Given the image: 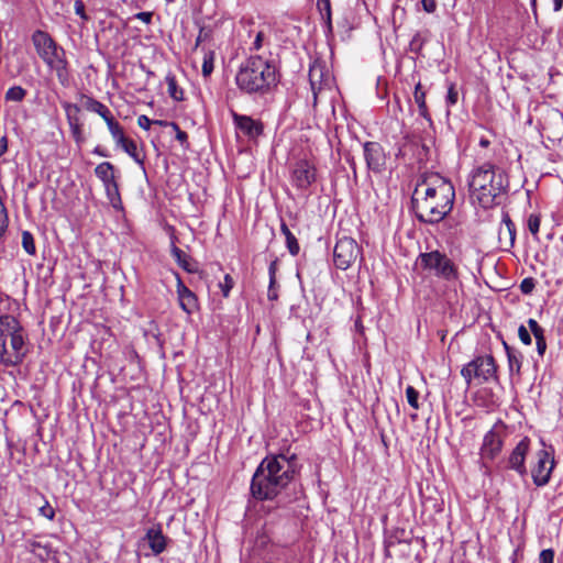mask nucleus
<instances>
[{
  "mask_svg": "<svg viewBox=\"0 0 563 563\" xmlns=\"http://www.w3.org/2000/svg\"><path fill=\"white\" fill-rule=\"evenodd\" d=\"M297 472L296 455H268L255 470L250 492L258 501L274 500L291 484Z\"/></svg>",
  "mask_w": 563,
  "mask_h": 563,
  "instance_id": "nucleus-1",
  "label": "nucleus"
},
{
  "mask_svg": "<svg viewBox=\"0 0 563 563\" xmlns=\"http://www.w3.org/2000/svg\"><path fill=\"white\" fill-rule=\"evenodd\" d=\"M454 199L452 183L435 176L432 183L426 184L424 190L421 185L416 187L411 198L412 210L419 222L434 224L451 212Z\"/></svg>",
  "mask_w": 563,
  "mask_h": 563,
  "instance_id": "nucleus-2",
  "label": "nucleus"
},
{
  "mask_svg": "<svg viewBox=\"0 0 563 563\" xmlns=\"http://www.w3.org/2000/svg\"><path fill=\"white\" fill-rule=\"evenodd\" d=\"M280 81V73L273 59L261 55L247 57L239 67L235 84L245 95L264 97L273 93Z\"/></svg>",
  "mask_w": 563,
  "mask_h": 563,
  "instance_id": "nucleus-3",
  "label": "nucleus"
},
{
  "mask_svg": "<svg viewBox=\"0 0 563 563\" xmlns=\"http://www.w3.org/2000/svg\"><path fill=\"white\" fill-rule=\"evenodd\" d=\"M468 185L472 200L488 209L506 191L508 181L501 168L486 162L472 172Z\"/></svg>",
  "mask_w": 563,
  "mask_h": 563,
  "instance_id": "nucleus-4",
  "label": "nucleus"
},
{
  "mask_svg": "<svg viewBox=\"0 0 563 563\" xmlns=\"http://www.w3.org/2000/svg\"><path fill=\"white\" fill-rule=\"evenodd\" d=\"M26 342L20 321L11 316H0V365H20L26 355Z\"/></svg>",
  "mask_w": 563,
  "mask_h": 563,
  "instance_id": "nucleus-5",
  "label": "nucleus"
},
{
  "mask_svg": "<svg viewBox=\"0 0 563 563\" xmlns=\"http://www.w3.org/2000/svg\"><path fill=\"white\" fill-rule=\"evenodd\" d=\"M32 43L40 58L55 71L63 87L69 86L70 71L65 49L45 31L36 30L31 36Z\"/></svg>",
  "mask_w": 563,
  "mask_h": 563,
  "instance_id": "nucleus-6",
  "label": "nucleus"
},
{
  "mask_svg": "<svg viewBox=\"0 0 563 563\" xmlns=\"http://www.w3.org/2000/svg\"><path fill=\"white\" fill-rule=\"evenodd\" d=\"M461 375L468 387L474 380L478 385L489 380L499 382L498 365L492 354L474 357L462 367Z\"/></svg>",
  "mask_w": 563,
  "mask_h": 563,
  "instance_id": "nucleus-7",
  "label": "nucleus"
},
{
  "mask_svg": "<svg viewBox=\"0 0 563 563\" xmlns=\"http://www.w3.org/2000/svg\"><path fill=\"white\" fill-rule=\"evenodd\" d=\"M509 435V429L503 421H497L484 435L479 450L482 467L488 472V462L494 461L501 452L504 442Z\"/></svg>",
  "mask_w": 563,
  "mask_h": 563,
  "instance_id": "nucleus-8",
  "label": "nucleus"
},
{
  "mask_svg": "<svg viewBox=\"0 0 563 563\" xmlns=\"http://www.w3.org/2000/svg\"><path fill=\"white\" fill-rule=\"evenodd\" d=\"M423 269L433 272L434 276L446 282H454L459 278V268L446 254L435 250L419 255Z\"/></svg>",
  "mask_w": 563,
  "mask_h": 563,
  "instance_id": "nucleus-9",
  "label": "nucleus"
},
{
  "mask_svg": "<svg viewBox=\"0 0 563 563\" xmlns=\"http://www.w3.org/2000/svg\"><path fill=\"white\" fill-rule=\"evenodd\" d=\"M361 255V249L356 241L352 238L343 236L338 240L334 251L333 261L336 268L345 271L355 263Z\"/></svg>",
  "mask_w": 563,
  "mask_h": 563,
  "instance_id": "nucleus-10",
  "label": "nucleus"
},
{
  "mask_svg": "<svg viewBox=\"0 0 563 563\" xmlns=\"http://www.w3.org/2000/svg\"><path fill=\"white\" fill-rule=\"evenodd\" d=\"M536 459L537 463L531 470V476L533 484L538 487H542L550 482L555 465L553 452L545 449L539 450L536 453Z\"/></svg>",
  "mask_w": 563,
  "mask_h": 563,
  "instance_id": "nucleus-11",
  "label": "nucleus"
},
{
  "mask_svg": "<svg viewBox=\"0 0 563 563\" xmlns=\"http://www.w3.org/2000/svg\"><path fill=\"white\" fill-rule=\"evenodd\" d=\"M366 167L374 174H380L386 168L387 156L384 147L378 142H365L363 144Z\"/></svg>",
  "mask_w": 563,
  "mask_h": 563,
  "instance_id": "nucleus-12",
  "label": "nucleus"
},
{
  "mask_svg": "<svg viewBox=\"0 0 563 563\" xmlns=\"http://www.w3.org/2000/svg\"><path fill=\"white\" fill-rule=\"evenodd\" d=\"M309 82L313 95V104L316 106L319 93L329 89L332 85V77L322 63H313L309 69Z\"/></svg>",
  "mask_w": 563,
  "mask_h": 563,
  "instance_id": "nucleus-13",
  "label": "nucleus"
},
{
  "mask_svg": "<svg viewBox=\"0 0 563 563\" xmlns=\"http://www.w3.org/2000/svg\"><path fill=\"white\" fill-rule=\"evenodd\" d=\"M313 164L306 159L297 162L291 170V183L299 190H307L317 177Z\"/></svg>",
  "mask_w": 563,
  "mask_h": 563,
  "instance_id": "nucleus-14",
  "label": "nucleus"
},
{
  "mask_svg": "<svg viewBox=\"0 0 563 563\" xmlns=\"http://www.w3.org/2000/svg\"><path fill=\"white\" fill-rule=\"evenodd\" d=\"M530 450V439L528 437L522 438L515 449L510 452L507 463L508 468L516 471L520 476L527 474L526 457Z\"/></svg>",
  "mask_w": 563,
  "mask_h": 563,
  "instance_id": "nucleus-15",
  "label": "nucleus"
},
{
  "mask_svg": "<svg viewBox=\"0 0 563 563\" xmlns=\"http://www.w3.org/2000/svg\"><path fill=\"white\" fill-rule=\"evenodd\" d=\"M62 107L65 110L66 119L71 132V135L78 146L85 142V136L82 132V123L79 118L80 108L76 103H71L68 101H63Z\"/></svg>",
  "mask_w": 563,
  "mask_h": 563,
  "instance_id": "nucleus-16",
  "label": "nucleus"
},
{
  "mask_svg": "<svg viewBox=\"0 0 563 563\" xmlns=\"http://www.w3.org/2000/svg\"><path fill=\"white\" fill-rule=\"evenodd\" d=\"M176 278V292L179 307L187 313L191 314L198 309V298L183 282L180 275L174 272Z\"/></svg>",
  "mask_w": 563,
  "mask_h": 563,
  "instance_id": "nucleus-17",
  "label": "nucleus"
},
{
  "mask_svg": "<svg viewBox=\"0 0 563 563\" xmlns=\"http://www.w3.org/2000/svg\"><path fill=\"white\" fill-rule=\"evenodd\" d=\"M233 122L238 130H240L249 139H256L263 134L264 126L258 120L252 117L232 112Z\"/></svg>",
  "mask_w": 563,
  "mask_h": 563,
  "instance_id": "nucleus-18",
  "label": "nucleus"
},
{
  "mask_svg": "<svg viewBox=\"0 0 563 563\" xmlns=\"http://www.w3.org/2000/svg\"><path fill=\"white\" fill-rule=\"evenodd\" d=\"M145 540L155 555L163 553L166 549V537L163 534L161 525L150 528L146 531Z\"/></svg>",
  "mask_w": 563,
  "mask_h": 563,
  "instance_id": "nucleus-19",
  "label": "nucleus"
},
{
  "mask_svg": "<svg viewBox=\"0 0 563 563\" xmlns=\"http://www.w3.org/2000/svg\"><path fill=\"white\" fill-rule=\"evenodd\" d=\"M176 238H172V244H170V253L177 264L187 273H196L198 271L197 262L191 258V256L187 253H185L183 250H180L176 243Z\"/></svg>",
  "mask_w": 563,
  "mask_h": 563,
  "instance_id": "nucleus-20",
  "label": "nucleus"
},
{
  "mask_svg": "<svg viewBox=\"0 0 563 563\" xmlns=\"http://www.w3.org/2000/svg\"><path fill=\"white\" fill-rule=\"evenodd\" d=\"M503 345L507 355L510 376L517 375L518 377H520L522 366V354L516 349L508 345L506 341H503Z\"/></svg>",
  "mask_w": 563,
  "mask_h": 563,
  "instance_id": "nucleus-21",
  "label": "nucleus"
},
{
  "mask_svg": "<svg viewBox=\"0 0 563 563\" xmlns=\"http://www.w3.org/2000/svg\"><path fill=\"white\" fill-rule=\"evenodd\" d=\"M81 99L87 111L99 114L104 121L112 117L110 109L99 100L86 95H82Z\"/></svg>",
  "mask_w": 563,
  "mask_h": 563,
  "instance_id": "nucleus-22",
  "label": "nucleus"
},
{
  "mask_svg": "<svg viewBox=\"0 0 563 563\" xmlns=\"http://www.w3.org/2000/svg\"><path fill=\"white\" fill-rule=\"evenodd\" d=\"M504 238L508 239L509 246H514L516 241V225L508 213L504 214L499 229V240L501 241Z\"/></svg>",
  "mask_w": 563,
  "mask_h": 563,
  "instance_id": "nucleus-23",
  "label": "nucleus"
},
{
  "mask_svg": "<svg viewBox=\"0 0 563 563\" xmlns=\"http://www.w3.org/2000/svg\"><path fill=\"white\" fill-rule=\"evenodd\" d=\"M413 98L415 102L418 106L420 115L431 124V115L426 103V92L422 90V86L420 82H418L415 87Z\"/></svg>",
  "mask_w": 563,
  "mask_h": 563,
  "instance_id": "nucleus-24",
  "label": "nucleus"
},
{
  "mask_svg": "<svg viewBox=\"0 0 563 563\" xmlns=\"http://www.w3.org/2000/svg\"><path fill=\"white\" fill-rule=\"evenodd\" d=\"M113 170L114 167L111 163L103 162L97 165L95 168V174L103 183V185H106L115 180Z\"/></svg>",
  "mask_w": 563,
  "mask_h": 563,
  "instance_id": "nucleus-25",
  "label": "nucleus"
},
{
  "mask_svg": "<svg viewBox=\"0 0 563 563\" xmlns=\"http://www.w3.org/2000/svg\"><path fill=\"white\" fill-rule=\"evenodd\" d=\"M167 82L168 95L175 101L184 100V90L178 86L176 78L173 74H167L165 78Z\"/></svg>",
  "mask_w": 563,
  "mask_h": 563,
  "instance_id": "nucleus-26",
  "label": "nucleus"
},
{
  "mask_svg": "<svg viewBox=\"0 0 563 563\" xmlns=\"http://www.w3.org/2000/svg\"><path fill=\"white\" fill-rule=\"evenodd\" d=\"M106 188L107 196L114 208L121 205V198L119 192V186L115 180L103 185Z\"/></svg>",
  "mask_w": 563,
  "mask_h": 563,
  "instance_id": "nucleus-27",
  "label": "nucleus"
},
{
  "mask_svg": "<svg viewBox=\"0 0 563 563\" xmlns=\"http://www.w3.org/2000/svg\"><path fill=\"white\" fill-rule=\"evenodd\" d=\"M318 10L325 21L327 27L329 31L332 30V21H331V3L330 0H318L317 3Z\"/></svg>",
  "mask_w": 563,
  "mask_h": 563,
  "instance_id": "nucleus-28",
  "label": "nucleus"
},
{
  "mask_svg": "<svg viewBox=\"0 0 563 563\" xmlns=\"http://www.w3.org/2000/svg\"><path fill=\"white\" fill-rule=\"evenodd\" d=\"M25 96L26 90L24 88H22L21 86H13L7 90L5 100L20 102L25 98Z\"/></svg>",
  "mask_w": 563,
  "mask_h": 563,
  "instance_id": "nucleus-29",
  "label": "nucleus"
},
{
  "mask_svg": "<svg viewBox=\"0 0 563 563\" xmlns=\"http://www.w3.org/2000/svg\"><path fill=\"white\" fill-rule=\"evenodd\" d=\"M22 246L29 255L36 254L35 242H34L33 234L31 232H29V231L22 232Z\"/></svg>",
  "mask_w": 563,
  "mask_h": 563,
  "instance_id": "nucleus-30",
  "label": "nucleus"
},
{
  "mask_svg": "<svg viewBox=\"0 0 563 563\" xmlns=\"http://www.w3.org/2000/svg\"><path fill=\"white\" fill-rule=\"evenodd\" d=\"M8 225H9L8 210L5 208V205L2 200V198L0 197V240L5 234Z\"/></svg>",
  "mask_w": 563,
  "mask_h": 563,
  "instance_id": "nucleus-31",
  "label": "nucleus"
},
{
  "mask_svg": "<svg viewBox=\"0 0 563 563\" xmlns=\"http://www.w3.org/2000/svg\"><path fill=\"white\" fill-rule=\"evenodd\" d=\"M106 123L108 125V129H109L113 140H115L117 137H120L121 135L124 134L122 125L113 118V115L110 117L106 121Z\"/></svg>",
  "mask_w": 563,
  "mask_h": 563,
  "instance_id": "nucleus-32",
  "label": "nucleus"
},
{
  "mask_svg": "<svg viewBox=\"0 0 563 563\" xmlns=\"http://www.w3.org/2000/svg\"><path fill=\"white\" fill-rule=\"evenodd\" d=\"M124 152L131 156L140 166L144 167V156H142L137 151V145L133 141L131 144L124 148Z\"/></svg>",
  "mask_w": 563,
  "mask_h": 563,
  "instance_id": "nucleus-33",
  "label": "nucleus"
},
{
  "mask_svg": "<svg viewBox=\"0 0 563 563\" xmlns=\"http://www.w3.org/2000/svg\"><path fill=\"white\" fill-rule=\"evenodd\" d=\"M406 397H407L408 404L413 409H416V410L419 409V402H418L419 393L415 389V387L408 386L406 388Z\"/></svg>",
  "mask_w": 563,
  "mask_h": 563,
  "instance_id": "nucleus-34",
  "label": "nucleus"
},
{
  "mask_svg": "<svg viewBox=\"0 0 563 563\" xmlns=\"http://www.w3.org/2000/svg\"><path fill=\"white\" fill-rule=\"evenodd\" d=\"M201 71L203 77H209L213 71V53L210 52L205 55Z\"/></svg>",
  "mask_w": 563,
  "mask_h": 563,
  "instance_id": "nucleus-35",
  "label": "nucleus"
},
{
  "mask_svg": "<svg viewBox=\"0 0 563 563\" xmlns=\"http://www.w3.org/2000/svg\"><path fill=\"white\" fill-rule=\"evenodd\" d=\"M286 246H287V250L289 251V253L292 256L298 255V253L300 251V246H299V243L297 241V238L292 233L291 234H287Z\"/></svg>",
  "mask_w": 563,
  "mask_h": 563,
  "instance_id": "nucleus-36",
  "label": "nucleus"
},
{
  "mask_svg": "<svg viewBox=\"0 0 563 563\" xmlns=\"http://www.w3.org/2000/svg\"><path fill=\"white\" fill-rule=\"evenodd\" d=\"M540 216L536 213H531L528 218V229L533 234L537 235L540 229Z\"/></svg>",
  "mask_w": 563,
  "mask_h": 563,
  "instance_id": "nucleus-37",
  "label": "nucleus"
},
{
  "mask_svg": "<svg viewBox=\"0 0 563 563\" xmlns=\"http://www.w3.org/2000/svg\"><path fill=\"white\" fill-rule=\"evenodd\" d=\"M220 288L222 291L223 297H229L231 289L234 286V280L231 277V275L227 274L223 278V283H220Z\"/></svg>",
  "mask_w": 563,
  "mask_h": 563,
  "instance_id": "nucleus-38",
  "label": "nucleus"
},
{
  "mask_svg": "<svg viewBox=\"0 0 563 563\" xmlns=\"http://www.w3.org/2000/svg\"><path fill=\"white\" fill-rule=\"evenodd\" d=\"M536 287L534 279L531 277L525 278L520 284V290L525 295H529Z\"/></svg>",
  "mask_w": 563,
  "mask_h": 563,
  "instance_id": "nucleus-39",
  "label": "nucleus"
},
{
  "mask_svg": "<svg viewBox=\"0 0 563 563\" xmlns=\"http://www.w3.org/2000/svg\"><path fill=\"white\" fill-rule=\"evenodd\" d=\"M539 563H554V550H542L539 554Z\"/></svg>",
  "mask_w": 563,
  "mask_h": 563,
  "instance_id": "nucleus-40",
  "label": "nucleus"
},
{
  "mask_svg": "<svg viewBox=\"0 0 563 563\" xmlns=\"http://www.w3.org/2000/svg\"><path fill=\"white\" fill-rule=\"evenodd\" d=\"M518 336L523 344H531V332L522 324L518 328Z\"/></svg>",
  "mask_w": 563,
  "mask_h": 563,
  "instance_id": "nucleus-41",
  "label": "nucleus"
},
{
  "mask_svg": "<svg viewBox=\"0 0 563 563\" xmlns=\"http://www.w3.org/2000/svg\"><path fill=\"white\" fill-rule=\"evenodd\" d=\"M38 511L41 516L47 518L48 520H53L55 517V510L48 501H45L44 505L40 507Z\"/></svg>",
  "mask_w": 563,
  "mask_h": 563,
  "instance_id": "nucleus-42",
  "label": "nucleus"
},
{
  "mask_svg": "<svg viewBox=\"0 0 563 563\" xmlns=\"http://www.w3.org/2000/svg\"><path fill=\"white\" fill-rule=\"evenodd\" d=\"M459 93L454 85H450L448 89L446 103L448 106H454L457 102Z\"/></svg>",
  "mask_w": 563,
  "mask_h": 563,
  "instance_id": "nucleus-43",
  "label": "nucleus"
},
{
  "mask_svg": "<svg viewBox=\"0 0 563 563\" xmlns=\"http://www.w3.org/2000/svg\"><path fill=\"white\" fill-rule=\"evenodd\" d=\"M277 288H278L277 280L275 279V283L272 284V279H269V285H268V290H267L268 300L274 301V300L278 299Z\"/></svg>",
  "mask_w": 563,
  "mask_h": 563,
  "instance_id": "nucleus-44",
  "label": "nucleus"
},
{
  "mask_svg": "<svg viewBox=\"0 0 563 563\" xmlns=\"http://www.w3.org/2000/svg\"><path fill=\"white\" fill-rule=\"evenodd\" d=\"M170 126L176 131V139L184 145L187 143L188 135L185 131L180 130L178 124L175 122H170Z\"/></svg>",
  "mask_w": 563,
  "mask_h": 563,
  "instance_id": "nucleus-45",
  "label": "nucleus"
},
{
  "mask_svg": "<svg viewBox=\"0 0 563 563\" xmlns=\"http://www.w3.org/2000/svg\"><path fill=\"white\" fill-rule=\"evenodd\" d=\"M265 41V34L263 31H258L255 35L254 42L251 49L260 51L263 47Z\"/></svg>",
  "mask_w": 563,
  "mask_h": 563,
  "instance_id": "nucleus-46",
  "label": "nucleus"
},
{
  "mask_svg": "<svg viewBox=\"0 0 563 563\" xmlns=\"http://www.w3.org/2000/svg\"><path fill=\"white\" fill-rule=\"evenodd\" d=\"M137 124L144 130H150L151 125L153 124V120H151L145 114H142L137 118Z\"/></svg>",
  "mask_w": 563,
  "mask_h": 563,
  "instance_id": "nucleus-47",
  "label": "nucleus"
},
{
  "mask_svg": "<svg viewBox=\"0 0 563 563\" xmlns=\"http://www.w3.org/2000/svg\"><path fill=\"white\" fill-rule=\"evenodd\" d=\"M423 10L428 13H432L437 9V1L435 0H421Z\"/></svg>",
  "mask_w": 563,
  "mask_h": 563,
  "instance_id": "nucleus-48",
  "label": "nucleus"
},
{
  "mask_svg": "<svg viewBox=\"0 0 563 563\" xmlns=\"http://www.w3.org/2000/svg\"><path fill=\"white\" fill-rule=\"evenodd\" d=\"M277 268H278V261L276 258L271 262L269 267H268V275H269V279H272V284L275 283Z\"/></svg>",
  "mask_w": 563,
  "mask_h": 563,
  "instance_id": "nucleus-49",
  "label": "nucleus"
},
{
  "mask_svg": "<svg viewBox=\"0 0 563 563\" xmlns=\"http://www.w3.org/2000/svg\"><path fill=\"white\" fill-rule=\"evenodd\" d=\"M114 142H115L117 146L121 147V148L124 151V148H126V147H128V145H129V144H131V143L133 142V140L128 139V137L123 134V135H121L120 137H117V139L114 140Z\"/></svg>",
  "mask_w": 563,
  "mask_h": 563,
  "instance_id": "nucleus-50",
  "label": "nucleus"
},
{
  "mask_svg": "<svg viewBox=\"0 0 563 563\" xmlns=\"http://www.w3.org/2000/svg\"><path fill=\"white\" fill-rule=\"evenodd\" d=\"M114 142H115L117 146L121 147V148L124 151V148H126V147H128V145H129V144H131V143L133 142V140L128 139V137L123 134V135H121L120 137H117V139L114 140Z\"/></svg>",
  "mask_w": 563,
  "mask_h": 563,
  "instance_id": "nucleus-51",
  "label": "nucleus"
},
{
  "mask_svg": "<svg viewBox=\"0 0 563 563\" xmlns=\"http://www.w3.org/2000/svg\"><path fill=\"white\" fill-rule=\"evenodd\" d=\"M114 142H115L117 146L121 147V148L124 151V148H126V147H128V145H129V144H131V143L133 142V140L128 139V137L123 134V135H121L120 137H117V139L114 140Z\"/></svg>",
  "mask_w": 563,
  "mask_h": 563,
  "instance_id": "nucleus-52",
  "label": "nucleus"
},
{
  "mask_svg": "<svg viewBox=\"0 0 563 563\" xmlns=\"http://www.w3.org/2000/svg\"><path fill=\"white\" fill-rule=\"evenodd\" d=\"M135 19L141 20L142 22L150 24L152 22L153 13L152 12H139L134 15Z\"/></svg>",
  "mask_w": 563,
  "mask_h": 563,
  "instance_id": "nucleus-53",
  "label": "nucleus"
},
{
  "mask_svg": "<svg viewBox=\"0 0 563 563\" xmlns=\"http://www.w3.org/2000/svg\"><path fill=\"white\" fill-rule=\"evenodd\" d=\"M75 12L77 15L81 16L82 19H87L86 16V13H85V4L81 0H77L75 2Z\"/></svg>",
  "mask_w": 563,
  "mask_h": 563,
  "instance_id": "nucleus-54",
  "label": "nucleus"
},
{
  "mask_svg": "<svg viewBox=\"0 0 563 563\" xmlns=\"http://www.w3.org/2000/svg\"><path fill=\"white\" fill-rule=\"evenodd\" d=\"M537 351L540 356H543L547 351V341L545 340H538L536 341Z\"/></svg>",
  "mask_w": 563,
  "mask_h": 563,
  "instance_id": "nucleus-55",
  "label": "nucleus"
},
{
  "mask_svg": "<svg viewBox=\"0 0 563 563\" xmlns=\"http://www.w3.org/2000/svg\"><path fill=\"white\" fill-rule=\"evenodd\" d=\"M429 146L426 145V144H422L421 145V151L418 153V156H419V159L420 161H428L429 159Z\"/></svg>",
  "mask_w": 563,
  "mask_h": 563,
  "instance_id": "nucleus-56",
  "label": "nucleus"
},
{
  "mask_svg": "<svg viewBox=\"0 0 563 563\" xmlns=\"http://www.w3.org/2000/svg\"><path fill=\"white\" fill-rule=\"evenodd\" d=\"M7 151H8V137L5 135H3L0 139V157L3 156Z\"/></svg>",
  "mask_w": 563,
  "mask_h": 563,
  "instance_id": "nucleus-57",
  "label": "nucleus"
},
{
  "mask_svg": "<svg viewBox=\"0 0 563 563\" xmlns=\"http://www.w3.org/2000/svg\"><path fill=\"white\" fill-rule=\"evenodd\" d=\"M544 329L541 327L534 331H532L531 333L533 334L536 341L538 340H545V335H544Z\"/></svg>",
  "mask_w": 563,
  "mask_h": 563,
  "instance_id": "nucleus-58",
  "label": "nucleus"
},
{
  "mask_svg": "<svg viewBox=\"0 0 563 563\" xmlns=\"http://www.w3.org/2000/svg\"><path fill=\"white\" fill-rule=\"evenodd\" d=\"M528 327H529V331L530 332L541 328V325L534 319H529L528 320Z\"/></svg>",
  "mask_w": 563,
  "mask_h": 563,
  "instance_id": "nucleus-59",
  "label": "nucleus"
},
{
  "mask_svg": "<svg viewBox=\"0 0 563 563\" xmlns=\"http://www.w3.org/2000/svg\"><path fill=\"white\" fill-rule=\"evenodd\" d=\"M280 231L285 235V239L287 238V234H291V231L284 221H282Z\"/></svg>",
  "mask_w": 563,
  "mask_h": 563,
  "instance_id": "nucleus-60",
  "label": "nucleus"
},
{
  "mask_svg": "<svg viewBox=\"0 0 563 563\" xmlns=\"http://www.w3.org/2000/svg\"><path fill=\"white\" fill-rule=\"evenodd\" d=\"M563 7V0H553V9L555 12L560 11Z\"/></svg>",
  "mask_w": 563,
  "mask_h": 563,
  "instance_id": "nucleus-61",
  "label": "nucleus"
},
{
  "mask_svg": "<svg viewBox=\"0 0 563 563\" xmlns=\"http://www.w3.org/2000/svg\"><path fill=\"white\" fill-rule=\"evenodd\" d=\"M393 544H394V542H393L391 540H387V541L385 542V554H386V556H391V554H390V550H389V549H390V547H391Z\"/></svg>",
  "mask_w": 563,
  "mask_h": 563,
  "instance_id": "nucleus-62",
  "label": "nucleus"
},
{
  "mask_svg": "<svg viewBox=\"0 0 563 563\" xmlns=\"http://www.w3.org/2000/svg\"><path fill=\"white\" fill-rule=\"evenodd\" d=\"M207 36V33L205 32L203 29H200V32H199V35L197 37V41H196V46H198L200 44V42Z\"/></svg>",
  "mask_w": 563,
  "mask_h": 563,
  "instance_id": "nucleus-63",
  "label": "nucleus"
},
{
  "mask_svg": "<svg viewBox=\"0 0 563 563\" xmlns=\"http://www.w3.org/2000/svg\"><path fill=\"white\" fill-rule=\"evenodd\" d=\"M153 124L161 125V126H166V125H170V122L163 121V120H153Z\"/></svg>",
  "mask_w": 563,
  "mask_h": 563,
  "instance_id": "nucleus-64",
  "label": "nucleus"
}]
</instances>
